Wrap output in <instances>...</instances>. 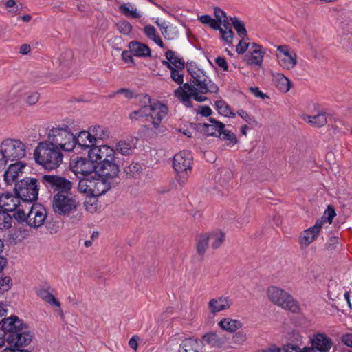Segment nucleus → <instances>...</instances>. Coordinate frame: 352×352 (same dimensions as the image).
Instances as JSON below:
<instances>
[{"label":"nucleus","instance_id":"obj_49","mask_svg":"<svg viewBox=\"0 0 352 352\" xmlns=\"http://www.w3.org/2000/svg\"><path fill=\"white\" fill-rule=\"evenodd\" d=\"M341 247L340 239L338 236H332L329 239L325 244V249L329 252L336 251Z\"/></svg>","mask_w":352,"mask_h":352},{"label":"nucleus","instance_id":"obj_40","mask_svg":"<svg viewBox=\"0 0 352 352\" xmlns=\"http://www.w3.org/2000/svg\"><path fill=\"white\" fill-rule=\"evenodd\" d=\"M230 21H232V25L234 28L237 32L238 35L242 38H245L248 36V32L245 27V24L243 21L239 20L237 17H231Z\"/></svg>","mask_w":352,"mask_h":352},{"label":"nucleus","instance_id":"obj_22","mask_svg":"<svg viewBox=\"0 0 352 352\" xmlns=\"http://www.w3.org/2000/svg\"><path fill=\"white\" fill-rule=\"evenodd\" d=\"M318 226H313L304 230L298 238L299 244L303 247H308L313 241L318 238L320 231L317 229Z\"/></svg>","mask_w":352,"mask_h":352},{"label":"nucleus","instance_id":"obj_58","mask_svg":"<svg viewBox=\"0 0 352 352\" xmlns=\"http://www.w3.org/2000/svg\"><path fill=\"white\" fill-rule=\"evenodd\" d=\"M323 214L326 216L327 223H331L333 219L334 218L336 214L334 208L332 206L329 205Z\"/></svg>","mask_w":352,"mask_h":352},{"label":"nucleus","instance_id":"obj_47","mask_svg":"<svg viewBox=\"0 0 352 352\" xmlns=\"http://www.w3.org/2000/svg\"><path fill=\"white\" fill-rule=\"evenodd\" d=\"M14 212V213L12 216V219L14 218L19 223H25L28 226V213L26 214L23 208L21 207H18Z\"/></svg>","mask_w":352,"mask_h":352},{"label":"nucleus","instance_id":"obj_19","mask_svg":"<svg viewBox=\"0 0 352 352\" xmlns=\"http://www.w3.org/2000/svg\"><path fill=\"white\" fill-rule=\"evenodd\" d=\"M96 144L93 140V138L91 134L88 131H81L79 132L78 136H75V148L74 149L78 150L80 148L82 150H87L92 148V146H96Z\"/></svg>","mask_w":352,"mask_h":352},{"label":"nucleus","instance_id":"obj_37","mask_svg":"<svg viewBox=\"0 0 352 352\" xmlns=\"http://www.w3.org/2000/svg\"><path fill=\"white\" fill-rule=\"evenodd\" d=\"M209 236L208 233L201 234L197 236V252L199 255H204L208 246Z\"/></svg>","mask_w":352,"mask_h":352},{"label":"nucleus","instance_id":"obj_12","mask_svg":"<svg viewBox=\"0 0 352 352\" xmlns=\"http://www.w3.org/2000/svg\"><path fill=\"white\" fill-rule=\"evenodd\" d=\"M47 215L46 208L40 204H33L28 211V226L38 229L45 223Z\"/></svg>","mask_w":352,"mask_h":352},{"label":"nucleus","instance_id":"obj_13","mask_svg":"<svg viewBox=\"0 0 352 352\" xmlns=\"http://www.w3.org/2000/svg\"><path fill=\"white\" fill-rule=\"evenodd\" d=\"M32 340L27 324L23 325L16 331L8 336L7 342L12 347L20 348L28 345Z\"/></svg>","mask_w":352,"mask_h":352},{"label":"nucleus","instance_id":"obj_24","mask_svg":"<svg viewBox=\"0 0 352 352\" xmlns=\"http://www.w3.org/2000/svg\"><path fill=\"white\" fill-rule=\"evenodd\" d=\"M128 47L135 56L146 58L151 56V49L146 44L137 41H132L129 42Z\"/></svg>","mask_w":352,"mask_h":352},{"label":"nucleus","instance_id":"obj_31","mask_svg":"<svg viewBox=\"0 0 352 352\" xmlns=\"http://www.w3.org/2000/svg\"><path fill=\"white\" fill-rule=\"evenodd\" d=\"M202 338L204 341L212 347L220 348L223 344L222 338H219L217 333L213 332L204 334Z\"/></svg>","mask_w":352,"mask_h":352},{"label":"nucleus","instance_id":"obj_33","mask_svg":"<svg viewBox=\"0 0 352 352\" xmlns=\"http://www.w3.org/2000/svg\"><path fill=\"white\" fill-rule=\"evenodd\" d=\"M93 177L94 176L83 177L82 178H80L78 186L79 191L91 195L93 188Z\"/></svg>","mask_w":352,"mask_h":352},{"label":"nucleus","instance_id":"obj_11","mask_svg":"<svg viewBox=\"0 0 352 352\" xmlns=\"http://www.w3.org/2000/svg\"><path fill=\"white\" fill-rule=\"evenodd\" d=\"M72 164L76 175L80 174L83 177H91L92 174L97 175V164L92 158L77 157Z\"/></svg>","mask_w":352,"mask_h":352},{"label":"nucleus","instance_id":"obj_64","mask_svg":"<svg viewBox=\"0 0 352 352\" xmlns=\"http://www.w3.org/2000/svg\"><path fill=\"white\" fill-rule=\"evenodd\" d=\"M133 53L129 50L123 51L122 53V58L126 63H132L133 65H135L134 59L132 56Z\"/></svg>","mask_w":352,"mask_h":352},{"label":"nucleus","instance_id":"obj_54","mask_svg":"<svg viewBox=\"0 0 352 352\" xmlns=\"http://www.w3.org/2000/svg\"><path fill=\"white\" fill-rule=\"evenodd\" d=\"M219 32L221 33V36L223 40L229 44L232 43V40L234 36V32L231 28H228V30H224L221 28L219 30Z\"/></svg>","mask_w":352,"mask_h":352},{"label":"nucleus","instance_id":"obj_17","mask_svg":"<svg viewBox=\"0 0 352 352\" xmlns=\"http://www.w3.org/2000/svg\"><path fill=\"white\" fill-rule=\"evenodd\" d=\"M1 328L3 331V336L12 334V333L19 330L21 327H23L25 324L23 320L19 319L16 316H11L8 318H4L0 321Z\"/></svg>","mask_w":352,"mask_h":352},{"label":"nucleus","instance_id":"obj_23","mask_svg":"<svg viewBox=\"0 0 352 352\" xmlns=\"http://www.w3.org/2000/svg\"><path fill=\"white\" fill-rule=\"evenodd\" d=\"M232 305V300L229 297L224 296L213 298L208 302L209 309L213 314L226 310L230 308Z\"/></svg>","mask_w":352,"mask_h":352},{"label":"nucleus","instance_id":"obj_57","mask_svg":"<svg viewBox=\"0 0 352 352\" xmlns=\"http://www.w3.org/2000/svg\"><path fill=\"white\" fill-rule=\"evenodd\" d=\"M250 45L249 43H246L244 41V38H242L239 41L238 45L236 47V51L239 54H244L246 50H248V47Z\"/></svg>","mask_w":352,"mask_h":352},{"label":"nucleus","instance_id":"obj_20","mask_svg":"<svg viewBox=\"0 0 352 352\" xmlns=\"http://www.w3.org/2000/svg\"><path fill=\"white\" fill-rule=\"evenodd\" d=\"M193 85L195 90L199 91L201 94H217L219 90V87L208 76L194 82Z\"/></svg>","mask_w":352,"mask_h":352},{"label":"nucleus","instance_id":"obj_28","mask_svg":"<svg viewBox=\"0 0 352 352\" xmlns=\"http://www.w3.org/2000/svg\"><path fill=\"white\" fill-rule=\"evenodd\" d=\"M304 120L315 127H322L327 122V113L323 112L316 116H305Z\"/></svg>","mask_w":352,"mask_h":352},{"label":"nucleus","instance_id":"obj_60","mask_svg":"<svg viewBox=\"0 0 352 352\" xmlns=\"http://www.w3.org/2000/svg\"><path fill=\"white\" fill-rule=\"evenodd\" d=\"M185 67L190 75H193L194 73L201 70L194 61H187V63H185Z\"/></svg>","mask_w":352,"mask_h":352},{"label":"nucleus","instance_id":"obj_42","mask_svg":"<svg viewBox=\"0 0 352 352\" xmlns=\"http://www.w3.org/2000/svg\"><path fill=\"white\" fill-rule=\"evenodd\" d=\"M218 138L224 141H229L228 144L234 145L238 142L236 135L231 131L225 129V128L223 130H219Z\"/></svg>","mask_w":352,"mask_h":352},{"label":"nucleus","instance_id":"obj_14","mask_svg":"<svg viewBox=\"0 0 352 352\" xmlns=\"http://www.w3.org/2000/svg\"><path fill=\"white\" fill-rule=\"evenodd\" d=\"M314 352H329L333 346V340L324 333H316L310 340Z\"/></svg>","mask_w":352,"mask_h":352},{"label":"nucleus","instance_id":"obj_55","mask_svg":"<svg viewBox=\"0 0 352 352\" xmlns=\"http://www.w3.org/2000/svg\"><path fill=\"white\" fill-rule=\"evenodd\" d=\"M116 94H123L124 96V97L127 99H132L134 97L137 98V96L139 95V94H138L135 96L134 92L131 89H126V88L119 89L116 91L113 92V94L111 96L112 97ZM138 98L139 99L138 97Z\"/></svg>","mask_w":352,"mask_h":352},{"label":"nucleus","instance_id":"obj_48","mask_svg":"<svg viewBox=\"0 0 352 352\" xmlns=\"http://www.w3.org/2000/svg\"><path fill=\"white\" fill-rule=\"evenodd\" d=\"M2 271H0V274ZM12 286V280L8 276H6L3 277H0V294H4L6 292H8Z\"/></svg>","mask_w":352,"mask_h":352},{"label":"nucleus","instance_id":"obj_46","mask_svg":"<svg viewBox=\"0 0 352 352\" xmlns=\"http://www.w3.org/2000/svg\"><path fill=\"white\" fill-rule=\"evenodd\" d=\"M119 10L126 17H131L133 19H139L142 14L137 11L136 8L131 10L126 3H122L119 7Z\"/></svg>","mask_w":352,"mask_h":352},{"label":"nucleus","instance_id":"obj_5","mask_svg":"<svg viewBox=\"0 0 352 352\" xmlns=\"http://www.w3.org/2000/svg\"><path fill=\"white\" fill-rule=\"evenodd\" d=\"M267 294L274 304L293 313L299 311L300 307L298 302L291 294L283 289L278 287L270 286L267 289Z\"/></svg>","mask_w":352,"mask_h":352},{"label":"nucleus","instance_id":"obj_9","mask_svg":"<svg viewBox=\"0 0 352 352\" xmlns=\"http://www.w3.org/2000/svg\"><path fill=\"white\" fill-rule=\"evenodd\" d=\"M1 147L8 161H18L25 156V146L19 140L7 139L2 142Z\"/></svg>","mask_w":352,"mask_h":352},{"label":"nucleus","instance_id":"obj_7","mask_svg":"<svg viewBox=\"0 0 352 352\" xmlns=\"http://www.w3.org/2000/svg\"><path fill=\"white\" fill-rule=\"evenodd\" d=\"M78 206V202L71 191L61 194L56 193L53 197L52 208L58 215H69L77 210Z\"/></svg>","mask_w":352,"mask_h":352},{"label":"nucleus","instance_id":"obj_52","mask_svg":"<svg viewBox=\"0 0 352 352\" xmlns=\"http://www.w3.org/2000/svg\"><path fill=\"white\" fill-rule=\"evenodd\" d=\"M204 135L206 136L218 137L219 135V125L206 124Z\"/></svg>","mask_w":352,"mask_h":352},{"label":"nucleus","instance_id":"obj_30","mask_svg":"<svg viewBox=\"0 0 352 352\" xmlns=\"http://www.w3.org/2000/svg\"><path fill=\"white\" fill-rule=\"evenodd\" d=\"M165 56L174 67L179 69H184L185 68L184 60L182 58L176 56L174 51L168 50L166 52Z\"/></svg>","mask_w":352,"mask_h":352},{"label":"nucleus","instance_id":"obj_15","mask_svg":"<svg viewBox=\"0 0 352 352\" xmlns=\"http://www.w3.org/2000/svg\"><path fill=\"white\" fill-rule=\"evenodd\" d=\"M114 158L111 161L107 160L104 164L97 166V175L104 177L107 179H113L118 175L120 168L117 160Z\"/></svg>","mask_w":352,"mask_h":352},{"label":"nucleus","instance_id":"obj_39","mask_svg":"<svg viewBox=\"0 0 352 352\" xmlns=\"http://www.w3.org/2000/svg\"><path fill=\"white\" fill-rule=\"evenodd\" d=\"M37 294L43 300L49 304L58 307L60 306V302L48 290L45 289H40Z\"/></svg>","mask_w":352,"mask_h":352},{"label":"nucleus","instance_id":"obj_27","mask_svg":"<svg viewBox=\"0 0 352 352\" xmlns=\"http://www.w3.org/2000/svg\"><path fill=\"white\" fill-rule=\"evenodd\" d=\"M218 324L222 329L230 333L235 332L242 327V323L239 320L230 318H223Z\"/></svg>","mask_w":352,"mask_h":352},{"label":"nucleus","instance_id":"obj_2","mask_svg":"<svg viewBox=\"0 0 352 352\" xmlns=\"http://www.w3.org/2000/svg\"><path fill=\"white\" fill-rule=\"evenodd\" d=\"M137 97L140 102L146 104L147 116H145V122L151 123L155 130L161 131L160 124L168 113L167 107L160 102L152 103L150 96L146 94H140Z\"/></svg>","mask_w":352,"mask_h":352},{"label":"nucleus","instance_id":"obj_10","mask_svg":"<svg viewBox=\"0 0 352 352\" xmlns=\"http://www.w3.org/2000/svg\"><path fill=\"white\" fill-rule=\"evenodd\" d=\"M87 157L94 159L97 165L104 164L107 160L111 161L114 158H118L114 149L107 145L92 146L88 151Z\"/></svg>","mask_w":352,"mask_h":352},{"label":"nucleus","instance_id":"obj_43","mask_svg":"<svg viewBox=\"0 0 352 352\" xmlns=\"http://www.w3.org/2000/svg\"><path fill=\"white\" fill-rule=\"evenodd\" d=\"M133 148V145L126 141H120L116 144V151L122 155H131Z\"/></svg>","mask_w":352,"mask_h":352},{"label":"nucleus","instance_id":"obj_32","mask_svg":"<svg viewBox=\"0 0 352 352\" xmlns=\"http://www.w3.org/2000/svg\"><path fill=\"white\" fill-rule=\"evenodd\" d=\"M175 96L187 107H192V103L190 98H192V93L188 94L186 91L183 90L182 87H178L174 91Z\"/></svg>","mask_w":352,"mask_h":352},{"label":"nucleus","instance_id":"obj_3","mask_svg":"<svg viewBox=\"0 0 352 352\" xmlns=\"http://www.w3.org/2000/svg\"><path fill=\"white\" fill-rule=\"evenodd\" d=\"M38 179L26 177L16 182L14 188V192L18 195L22 203L32 204L38 199Z\"/></svg>","mask_w":352,"mask_h":352},{"label":"nucleus","instance_id":"obj_62","mask_svg":"<svg viewBox=\"0 0 352 352\" xmlns=\"http://www.w3.org/2000/svg\"><path fill=\"white\" fill-rule=\"evenodd\" d=\"M144 32L145 35L150 39H152L157 35L156 34V30L155 27L151 25H146L144 28Z\"/></svg>","mask_w":352,"mask_h":352},{"label":"nucleus","instance_id":"obj_51","mask_svg":"<svg viewBox=\"0 0 352 352\" xmlns=\"http://www.w3.org/2000/svg\"><path fill=\"white\" fill-rule=\"evenodd\" d=\"M180 69L173 67L170 70V78L172 80L179 85H182L184 82V74L179 72Z\"/></svg>","mask_w":352,"mask_h":352},{"label":"nucleus","instance_id":"obj_6","mask_svg":"<svg viewBox=\"0 0 352 352\" xmlns=\"http://www.w3.org/2000/svg\"><path fill=\"white\" fill-rule=\"evenodd\" d=\"M66 128H53L48 134V141L65 151H72L75 148V135Z\"/></svg>","mask_w":352,"mask_h":352},{"label":"nucleus","instance_id":"obj_35","mask_svg":"<svg viewBox=\"0 0 352 352\" xmlns=\"http://www.w3.org/2000/svg\"><path fill=\"white\" fill-rule=\"evenodd\" d=\"M265 55V52L252 54L251 52L250 55L246 54L244 56V60L246 62L247 65H256L258 67H262L263 56Z\"/></svg>","mask_w":352,"mask_h":352},{"label":"nucleus","instance_id":"obj_18","mask_svg":"<svg viewBox=\"0 0 352 352\" xmlns=\"http://www.w3.org/2000/svg\"><path fill=\"white\" fill-rule=\"evenodd\" d=\"M97 176V178L95 175L93 177L92 197L101 196L111 188V183L109 179L100 175Z\"/></svg>","mask_w":352,"mask_h":352},{"label":"nucleus","instance_id":"obj_50","mask_svg":"<svg viewBox=\"0 0 352 352\" xmlns=\"http://www.w3.org/2000/svg\"><path fill=\"white\" fill-rule=\"evenodd\" d=\"M116 25L119 32L124 35H129L133 29L131 24L125 20L120 21Z\"/></svg>","mask_w":352,"mask_h":352},{"label":"nucleus","instance_id":"obj_41","mask_svg":"<svg viewBox=\"0 0 352 352\" xmlns=\"http://www.w3.org/2000/svg\"><path fill=\"white\" fill-rule=\"evenodd\" d=\"M8 211L0 210V230H8L12 227V217Z\"/></svg>","mask_w":352,"mask_h":352},{"label":"nucleus","instance_id":"obj_26","mask_svg":"<svg viewBox=\"0 0 352 352\" xmlns=\"http://www.w3.org/2000/svg\"><path fill=\"white\" fill-rule=\"evenodd\" d=\"M143 169V164L133 162L124 168V172L129 179H138L142 174Z\"/></svg>","mask_w":352,"mask_h":352},{"label":"nucleus","instance_id":"obj_63","mask_svg":"<svg viewBox=\"0 0 352 352\" xmlns=\"http://www.w3.org/2000/svg\"><path fill=\"white\" fill-rule=\"evenodd\" d=\"M216 64L224 72L228 71V65L226 59L223 56H218L215 58Z\"/></svg>","mask_w":352,"mask_h":352},{"label":"nucleus","instance_id":"obj_56","mask_svg":"<svg viewBox=\"0 0 352 352\" xmlns=\"http://www.w3.org/2000/svg\"><path fill=\"white\" fill-rule=\"evenodd\" d=\"M298 346L294 344H287L282 349L276 348L274 349H270L268 351L263 352H297Z\"/></svg>","mask_w":352,"mask_h":352},{"label":"nucleus","instance_id":"obj_16","mask_svg":"<svg viewBox=\"0 0 352 352\" xmlns=\"http://www.w3.org/2000/svg\"><path fill=\"white\" fill-rule=\"evenodd\" d=\"M21 199L9 192L0 195V208L8 212H14L18 207H21Z\"/></svg>","mask_w":352,"mask_h":352},{"label":"nucleus","instance_id":"obj_36","mask_svg":"<svg viewBox=\"0 0 352 352\" xmlns=\"http://www.w3.org/2000/svg\"><path fill=\"white\" fill-rule=\"evenodd\" d=\"M215 107L219 113L226 117L234 118L236 114L232 112L230 107L223 100L215 102Z\"/></svg>","mask_w":352,"mask_h":352},{"label":"nucleus","instance_id":"obj_61","mask_svg":"<svg viewBox=\"0 0 352 352\" xmlns=\"http://www.w3.org/2000/svg\"><path fill=\"white\" fill-rule=\"evenodd\" d=\"M247 339L246 333L243 331H238L233 336V341L234 343L242 344Z\"/></svg>","mask_w":352,"mask_h":352},{"label":"nucleus","instance_id":"obj_34","mask_svg":"<svg viewBox=\"0 0 352 352\" xmlns=\"http://www.w3.org/2000/svg\"><path fill=\"white\" fill-rule=\"evenodd\" d=\"M89 130L96 145H97V142L99 140H103L108 138L107 131L100 126H92L89 128Z\"/></svg>","mask_w":352,"mask_h":352},{"label":"nucleus","instance_id":"obj_29","mask_svg":"<svg viewBox=\"0 0 352 352\" xmlns=\"http://www.w3.org/2000/svg\"><path fill=\"white\" fill-rule=\"evenodd\" d=\"M277 59L278 60L279 65L283 69L288 70L293 69L297 64L296 54L295 52H293V54L288 56H278Z\"/></svg>","mask_w":352,"mask_h":352},{"label":"nucleus","instance_id":"obj_38","mask_svg":"<svg viewBox=\"0 0 352 352\" xmlns=\"http://www.w3.org/2000/svg\"><path fill=\"white\" fill-rule=\"evenodd\" d=\"M208 236L212 241L211 246L214 250L219 248L225 241V233L222 232H212L208 234Z\"/></svg>","mask_w":352,"mask_h":352},{"label":"nucleus","instance_id":"obj_4","mask_svg":"<svg viewBox=\"0 0 352 352\" xmlns=\"http://www.w3.org/2000/svg\"><path fill=\"white\" fill-rule=\"evenodd\" d=\"M192 155L188 151H182L173 157V166L177 173L176 179L181 186L188 180L192 172Z\"/></svg>","mask_w":352,"mask_h":352},{"label":"nucleus","instance_id":"obj_59","mask_svg":"<svg viewBox=\"0 0 352 352\" xmlns=\"http://www.w3.org/2000/svg\"><path fill=\"white\" fill-rule=\"evenodd\" d=\"M277 50L278 51V53L276 54V57L278 56H285L293 54V52H289V47L287 45H282L277 46Z\"/></svg>","mask_w":352,"mask_h":352},{"label":"nucleus","instance_id":"obj_45","mask_svg":"<svg viewBox=\"0 0 352 352\" xmlns=\"http://www.w3.org/2000/svg\"><path fill=\"white\" fill-rule=\"evenodd\" d=\"M162 34L166 39L173 40L177 37L178 30L175 26L173 25H165V27L161 31Z\"/></svg>","mask_w":352,"mask_h":352},{"label":"nucleus","instance_id":"obj_1","mask_svg":"<svg viewBox=\"0 0 352 352\" xmlns=\"http://www.w3.org/2000/svg\"><path fill=\"white\" fill-rule=\"evenodd\" d=\"M34 157L37 164L50 170L58 168L63 162L61 150L49 141L38 143L34 151Z\"/></svg>","mask_w":352,"mask_h":352},{"label":"nucleus","instance_id":"obj_21","mask_svg":"<svg viewBox=\"0 0 352 352\" xmlns=\"http://www.w3.org/2000/svg\"><path fill=\"white\" fill-rule=\"evenodd\" d=\"M25 166V163L19 161L10 164L3 175L5 182L10 184L15 181L23 173V169Z\"/></svg>","mask_w":352,"mask_h":352},{"label":"nucleus","instance_id":"obj_44","mask_svg":"<svg viewBox=\"0 0 352 352\" xmlns=\"http://www.w3.org/2000/svg\"><path fill=\"white\" fill-rule=\"evenodd\" d=\"M145 116H147L146 111V104L141 102V107L138 110L130 113L129 118L131 120H142L145 122Z\"/></svg>","mask_w":352,"mask_h":352},{"label":"nucleus","instance_id":"obj_25","mask_svg":"<svg viewBox=\"0 0 352 352\" xmlns=\"http://www.w3.org/2000/svg\"><path fill=\"white\" fill-rule=\"evenodd\" d=\"M203 343L199 339L188 338L184 339L179 345V352H200Z\"/></svg>","mask_w":352,"mask_h":352},{"label":"nucleus","instance_id":"obj_53","mask_svg":"<svg viewBox=\"0 0 352 352\" xmlns=\"http://www.w3.org/2000/svg\"><path fill=\"white\" fill-rule=\"evenodd\" d=\"M237 114L243 119L244 121L248 122L249 124H257V121L254 118V117L252 116L247 111L240 109L237 111Z\"/></svg>","mask_w":352,"mask_h":352},{"label":"nucleus","instance_id":"obj_8","mask_svg":"<svg viewBox=\"0 0 352 352\" xmlns=\"http://www.w3.org/2000/svg\"><path fill=\"white\" fill-rule=\"evenodd\" d=\"M39 179L49 192L61 194L71 191L72 188V183L60 175H43Z\"/></svg>","mask_w":352,"mask_h":352}]
</instances>
